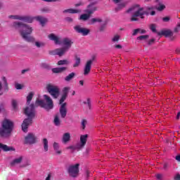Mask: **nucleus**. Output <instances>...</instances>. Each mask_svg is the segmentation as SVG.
I'll return each mask as SVG.
<instances>
[{"instance_id":"nucleus-23","label":"nucleus","mask_w":180,"mask_h":180,"mask_svg":"<svg viewBox=\"0 0 180 180\" xmlns=\"http://www.w3.org/2000/svg\"><path fill=\"white\" fill-rule=\"evenodd\" d=\"M88 140V134L82 135L80 136V143L82 147H84L85 144H86V141Z\"/></svg>"},{"instance_id":"nucleus-35","label":"nucleus","mask_w":180,"mask_h":180,"mask_svg":"<svg viewBox=\"0 0 180 180\" xmlns=\"http://www.w3.org/2000/svg\"><path fill=\"white\" fill-rule=\"evenodd\" d=\"M60 148V145H58V143L54 142L53 143V150L56 151L57 154H61V151L58 150Z\"/></svg>"},{"instance_id":"nucleus-8","label":"nucleus","mask_w":180,"mask_h":180,"mask_svg":"<svg viewBox=\"0 0 180 180\" xmlns=\"http://www.w3.org/2000/svg\"><path fill=\"white\" fill-rule=\"evenodd\" d=\"M67 51H68L66 50L65 47H63L50 51L49 54H51V56H58L59 57H63V56H64Z\"/></svg>"},{"instance_id":"nucleus-36","label":"nucleus","mask_w":180,"mask_h":180,"mask_svg":"<svg viewBox=\"0 0 180 180\" xmlns=\"http://www.w3.org/2000/svg\"><path fill=\"white\" fill-rule=\"evenodd\" d=\"M126 3H121L118 4L117 7L115 8V11L119 12V11H122L123 8H125Z\"/></svg>"},{"instance_id":"nucleus-58","label":"nucleus","mask_w":180,"mask_h":180,"mask_svg":"<svg viewBox=\"0 0 180 180\" xmlns=\"http://www.w3.org/2000/svg\"><path fill=\"white\" fill-rule=\"evenodd\" d=\"M30 71V69H25L21 71V74H25V72H27Z\"/></svg>"},{"instance_id":"nucleus-59","label":"nucleus","mask_w":180,"mask_h":180,"mask_svg":"<svg viewBox=\"0 0 180 180\" xmlns=\"http://www.w3.org/2000/svg\"><path fill=\"white\" fill-rule=\"evenodd\" d=\"M164 169H168V163H165L163 165Z\"/></svg>"},{"instance_id":"nucleus-38","label":"nucleus","mask_w":180,"mask_h":180,"mask_svg":"<svg viewBox=\"0 0 180 180\" xmlns=\"http://www.w3.org/2000/svg\"><path fill=\"white\" fill-rule=\"evenodd\" d=\"M98 22V23L102 22V19L101 18H91V25H94V23H96Z\"/></svg>"},{"instance_id":"nucleus-14","label":"nucleus","mask_w":180,"mask_h":180,"mask_svg":"<svg viewBox=\"0 0 180 180\" xmlns=\"http://www.w3.org/2000/svg\"><path fill=\"white\" fill-rule=\"evenodd\" d=\"M158 36H165V37H172L174 36V32L171 30H162L158 32Z\"/></svg>"},{"instance_id":"nucleus-30","label":"nucleus","mask_w":180,"mask_h":180,"mask_svg":"<svg viewBox=\"0 0 180 180\" xmlns=\"http://www.w3.org/2000/svg\"><path fill=\"white\" fill-rule=\"evenodd\" d=\"M22 160H23V158L22 156H20L18 158H15L14 159L12 162H11V165H15V164H20V162H22Z\"/></svg>"},{"instance_id":"nucleus-16","label":"nucleus","mask_w":180,"mask_h":180,"mask_svg":"<svg viewBox=\"0 0 180 180\" xmlns=\"http://www.w3.org/2000/svg\"><path fill=\"white\" fill-rule=\"evenodd\" d=\"M34 19L37 20V22H39L40 25L41 26H44L47 22H49V20L41 15H38L36 17H34Z\"/></svg>"},{"instance_id":"nucleus-44","label":"nucleus","mask_w":180,"mask_h":180,"mask_svg":"<svg viewBox=\"0 0 180 180\" xmlns=\"http://www.w3.org/2000/svg\"><path fill=\"white\" fill-rule=\"evenodd\" d=\"M35 46L40 49V47H44V43L40 41H35Z\"/></svg>"},{"instance_id":"nucleus-7","label":"nucleus","mask_w":180,"mask_h":180,"mask_svg":"<svg viewBox=\"0 0 180 180\" xmlns=\"http://www.w3.org/2000/svg\"><path fill=\"white\" fill-rule=\"evenodd\" d=\"M25 144H36L37 143V136L34 135V134L29 133L25 137Z\"/></svg>"},{"instance_id":"nucleus-11","label":"nucleus","mask_w":180,"mask_h":180,"mask_svg":"<svg viewBox=\"0 0 180 180\" xmlns=\"http://www.w3.org/2000/svg\"><path fill=\"white\" fill-rule=\"evenodd\" d=\"M62 44L65 46L63 48H65L66 50H70V48L72 44H74V41H72V39H70L68 37L63 38Z\"/></svg>"},{"instance_id":"nucleus-17","label":"nucleus","mask_w":180,"mask_h":180,"mask_svg":"<svg viewBox=\"0 0 180 180\" xmlns=\"http://www.w3.org/2000/svg\"><path fill=\"white\" fill-rule=\"evenodd\" d=\"M48 38L49 39V40L54 41L55 44H61V41H60V38L56 36L53 33L49 34Z\"/></svg>"},{"instance_id":"nucleus-40","label":"nucleus","mask_w":180,"mask_h":180,"mask_svg":"<svg viewBox=\"0 0 180 180\" xmlns=\"http://www.w3.org/2000/svg\"><path fill=\"white\" fill-rule=\"evenodd\" d=\"M12 107L14 110L18 109V101L16 100H12Z\"/></svg>"},{"instance_id":"nucleus-61","label":"nucleus","mask_w":180,"mask_h":180,"mask_svg":"<svg viewBox=\"0 0 180 180\" xmlns=\"http://www.w3.org/2000/svg\"><path fill=\"white\" fill-rule=\"evenodd\" d=\"M175 180H180V174H176V176L174 177Z\"/></svg>"},{"instance_id":"nucleus-5","label":"nucleus","mask_w":180,"mask_h":180,"mask_svg":"<svg viewBox=\"0 0 180 180\" xmlns=\"http://www.w3.org/2000/svg\"><path fill=\"white\" fill-rule=\"evenodd\" d=\"M67 171L69 176L77 178L79 174V164L77 163L76 165H70L68 167Z\"/></svg>"},{"instance_id":"nucleus-45","label":"nucleus","mask_w":180,"mask_h":180,"mask_svg":"<svg viewBox=\"0 0 180 180\" xmlns=\"http://www.w3.org/2000/svg\"><path fill=\"white\" fill-rule=\"evenodd\" d=\"M150 29L153 33H157V28L155 24H151L150 26Z\"/></svg>"},{"instance_id":"nucleus-19","label":"nucleus","mask_w":180,"mask_h":180,"mask_svg":"<svg viewBox=\"0 0 180 180\" xmlns=\"http://www.w3.org/2000/svg\"><path fill=\"white\" fill-rule=\"evenodd\" d=\"M34 19V17H31L29 15H21V20L23 22H26L27 23H32L33 20Z\"/></svg>"},{"instance_id":"nucleus-26","label":"nucleus","mask_w":180,"mask_h":180,"mask_svg":"<svg viewBox=\"0 0 180 180\" xmlns=\"http://www.w3.org/2000/svg\"><path fill=\"white\" fill-rule=\"evenodd\" d=\"M91 18V14L86 13L84 14H82L79 17V20H84V22H86V20H88Z\"/></svg>"},{"instance_id":"nucleus-13","label":"nucleus","mask_w":180,"mask_h":180,"mask_svg":"<svg viewBox=\"0 0 180 180\" xmlns=\"http://www.w3.org/2000/svg\"><path fill=\"white\" fill-rule=\"evenodd\" d=\"M59 113L60 115V117L62 119H65L67 116V103H63L60 108H59Z\"/></svg>"},{"instance_id":"nucleus-31","label":"nucleus","mask_w":180,"mask_h":180,"mask_svg":"<svg viewBox=\"0 0 180 180\" xmlns=\"http://www.w3.org/2000/svg\"><path fill=\"white\" fill-rule=\"evenodd\" d=\"M53 123L55 126H60L61 124V121L60 120V117H58V115L55 116Z\"/></svg>"},{"instance_id":"nucleus-22","label":"nucleus","mask_w":180,"mask_h":180,"mask_svg":"<svg viewBox=\"0 0 180 180\" xmlns=\"http://www.w3.org/2000/svg\"><path fill=\"white\" fill-rule=\"evenodd\" d=\"M81 9L68 8L63 11V13H81Z\"/></svg>"},{"instance_id":"nucleus-21","label":"nucleus","mask_w":180,"mask_h":180,"mask_svg":"<svg viewBox=\"0 0 180 180\" xmlns=\"http://www.w3.org/2000/svg\"><path fill=\"white\" fill-rule=\"evenodd\" d=\"M64 71H67V68L62 67V68H55L52 69V72H53V74H60L61 72H64Z\"/></svg>"},{"instance_id":"nucleus-64","label":"nucleus","mask_w":180,"mask_h":180,"mask_svg":"<svg viewBox=\"0 0 180 180\" xmlns=\"http://www.w3.org/2000/svg\"><path fill=\"white\" fill-rule=\"evenodd\" d=\"M176 161H180V155L176 156Z\"/></svg>"},{"instance_id":"nucleus-46","label":"nucleus","mask_w":180,"mask_h":180,"mask_svg":"<svg viewBox=\"0 0 180 180\" xmlns=\"http://www.w3.org/2000/svg\"><path fill=\"white\" fill-rule=\"evenodd\" d=\"M135 8H140V6L139 5H135L134 6L131 7L130 8H129L127 11V13H129V12H131V11H134Z\"/></svg>"},{"instance_id":"nucleus-32","label":"nucleus","mask_w":180,"mask_h":180,"mask_svg":"<svg viewBox=\"0 0 180 180\" xmlns=\"http://www.w3.org/2000/svg\"><path fill=\"white\" fill-rule=\"evenodd\" d=\"M43 143L44 151H49V141L47 140V139H43Z\"/></svg>"},{"instance_id":"nucleus-18","label":"nucleus","mask_w":180,"mask_h":180,"mask_svg":"<svg viewBox=\"0 0 180 180\" xmlns=\"http://www.w3.org/2000/svg\"><path fill=\"white\" fill-rule=\"evenodd\" d=\"M155 2H156V4H158V5L155 7L157 11H158L159 12H162V11H164V9H165V5H164V4H162V1L155 0Z\"/></svg>"},{"instance_id":"nucleus-52","label":"nucleus","mask_w":180,"mask_h":180,"mask_svg":"<svg viewBox=\"0 0 180 180\" xmlns=\"http://www.w3.org/2000/svg\"><path fill=\"white\" fill-rule=\"evenodd\" d=\"M154 41H155V39H151L148 41V46H151L152 44H154Z\"/></svg>"},{"instance_id":"nucleus-43","label":"nucleus","mask_w":180,"mask_h":180,"mask_svg":"<svg viewBox=\"0 0 180 180\" xmlns=\"http://www.w3.org/2000/svg\"><path fill=\"white\" fill-rule=\"evenodd\" d=\"M150 36L148 35H141L136 38V40H146V39H148Z\"/></svg>"},{"instance_id":"nucleus-53","label":"nucleus","mask_w":180,"mask_h":180,"mask_svg":"<svg viewBox=\"0 0 180 180\" xmlns=\"http://www.w3.org/2000/svg\"><path fill=\"white\" fill-rule=\"evenodd\" d=\"M65 20H66V22H69V23H71L74 21V20L72 18H71V17H67L65 18Z\"/></svg>"},{"instance_id":"nucleus-15","label":"nucleus","mask_w":180,"mask_h":180,"mask_svg":"<svg viewBox=\"0 0 180 180\" xmlns=\"http://www.w3.org/2000/svg\"><path fill=\"white\" fill-rule=\"evenodd\" d=\"M0 150L4 151V153H8V151H15V148L12 146H8V145H5L0 142Z\"/></svg>"},{"instance_id":"nucleus-2","label":"nucleus","mask_w":180,"mask_h":180,"mask_svg":"<svg viewBox=\"0 0 180 180\" xmlns=\"http://www.w3.org/2000/svg\"><path fill=\"white\" fill-rule=\"evenodd\" d=\"M13 25L15 29L19 30L21 37L24 40H25V41H27L28 43H34L36 39L34 37L30 36V34H32V32H33V28H32V27L20 22H14Z\"/></svg>"},{"instance_id":"nucleus-6","label":"nucleus","mask_w":180,"mask_h":180,"mask_svg":"<svg viewBox=\"0 0 180 180\" xmlns=\"http://www.w3.org/2000/svg\"><path fill=\"white\" fill-rule=\"evenodd\" d=\"M143 11H144V8H139L136 10L131 18V22H137V20H139V17L141 18V19H144V13H143Z\"/></svg>"},{"instance_id":"nucleus-1","label":"nucleus","mask_w":180,"mask_h":180,"mask_svg":"<svg viewBox=\"0 0 180 180\" xmlns=\"http://www.w3.org/2000/svg\"><path fill=\"white\" fill-rule=\"evenodd\" d=\"M44 98L46 101V103L43 100L37 99L34 104H31L29 107H26L24 111V113L27 116V118H25L22 123V130L25 133H27V129L30 124L33 123V119H34L36 111L34 109L37 108V106H40L45 109V110H51L54 108V103L53 102V99H51V96H49L46 94L44 95Z\"/></svg>"},{"instance_id":"nucleus-12","label":"nucleus","mask_w":180,"mask_h":180,"mask_svg":"<svg viewBox=\"0 0 180 180\" xmlns=\"http://www.w3.org/2000/svg\"><path fill=\"white\" fill-rule=\"evenodd\" d=\"M95 60V56L92 58V60H89L86 62L85 67H84V75H88L89 72H91V67L92 65L93 61Z\"/></svg>"},{"instance_id":"nucleus-55","label":"nucleus","mask_w":180,"mask_h":180,"mask_svg":"<svg viewBox=\"0 0 180 180\" xmlns=\"http://www.w3.org/2000/svg\"><path fill=\"white\" fill-rule=\"evenodd\" d=\"M179 30H180V25H179V24H178V25H176V27L174 28V32H175L176 33H178V32H179Z\"/></svg>"},{"instance_id":"nucleus-54","label":"nucleus","mask_w":180,"mask_h":180,"mask_svg":"<svg viewBox=\"0 0 180 180\" xmlns=\"http://www.w3.org/2000/svg\"><path fill=\"white\" fill-rule=\"evenodd\" d=\"M84 3L82 1H79V3L75 4V8H78V6H83Z\"/></svg>"},{"instance_id":"nucleus-37","label":"nucleus","mask_w":180,"mask_h":180,"mask_svg":"<svg viewBox=\"0 0 180 180\" xmlns=\"http://www.w3.org/2000/svg\"><path fill=\"white\" fill-rule=\"evenodd\" d=\"M41 68H44V70H51V67L50 66V65H49L46 63H41Z\"/></svg>"},{"instance_id":"nucleus-56","label":"nucleus","mask_w":180,"mask_h":180,"mask_svg":"<svg viewBox=\"0 0 180 180\" xmlns=\"http://www.w3.org/2000/svg\"><path fill=\"white\" fill-rule=\"evenodd\" d=\"M66 150H72L73 151L76 150V148L73 146H68L66 148Z\"/></svg>"},{"instance_id":"nucleus-28","label":"nucleus","mask_w":180,"mask_h":180,"mask_svg":"<svg viewBox=\"0 0 180 180\" xmlns=\"http://www.w3.org/2000/svg\"><path fill=\"white\" fill-rule=\"evenodd\" d=\"M75 63L73 65V68H77V67H79V64H81V58L78 56H75Z\"/></svg>"},{"instance_id":"nucleus-4","label":"nucleus","mask_w":180,"mask_h":180,"mask_svg":"<svg viewBox=\"0 0 180 180\" xmlns=\"http://www.w3.org/2000/svg\"><path fill=\"white\" fill-rule=\"evenodd\" d=\"M46 89L54 99H57L60 96V88L58 86L49 83L46 84Z\"/></svg>"},{"instance_id":"nucleus-48","label":"nucleus","mask_w":180,"mask_h":180,"mask_svg":"<svg viewBox=\"0 0 180 180\" xmlns=\"http://www.w3.org/2000/svg\"><path fill=\"white\" fill-rule=\"evenodd\" d=\"M120 39V36L115 35L114 37L112 39V41H114V42L115 41H119Z\"/></svg>"},{"instance_id":"nucleus-3","label":"nucleus","mask_w":180,"mask_h":180,"mask_svg":"<svg viewBox=\"0 0 180 180\" xmlns=\"http://www.w3.org/2000/svg\"><path fill=\"white\" fill-rule=\"evenodd\" d=\"M13 130V122L4 119L0 127V137H8Z\"/></svg>"},{"instance_id":"nucleus-62","label":"nucleus","mask_w":180,"mask_h":180,"mask_svg":"<svg viewBox=\"0 0 180 180\" xmlns=\"http://www.w3.org/2000/svg\"><path fill=\"white\" fill-rule=\"evenodd\" d=\"M176 54H180V48L176 49Z\"/></svg>"},{"instance_id":"nucleus-34","label":"nucleus","mask_w":180,"mask_h":180,"mask_svg":"<svg viewBox=\"0 0 180 180\" xmlns=\"http://www.w3.org/2000/svg\"><path fill=\"white\" fill-rule=\"evenodd\" d=\"M58 65H68L70 61L68 60H60L58 61Z\"/></svg>"},{"instance_id":"nucleus-47","label":"nucleus","mask_w":180,"mask_h":180,"mask_svg":"<svg viewBox=\"0 0 180 180\" xmlns=\"http://www.w3.org/2000/svg\"><path fill=\"white\" fill-rule=\"evenodd\" d=\"M87 123H88V122L86 121V120H82V126L83 130L85 129V127H86Z\"/></svg>"},{"instance_id":"nucleus-27","label":"nucleus","mask_w":180,"mask_h":180,"mask_svg":"<svg viewBox=\"0 0 180 180\" xmlns=\"http://www.w3.org/2000/svg\"><path fill=\"white\" fill-rule=\"evenodd\" d=\"M137 33H140L141 34H144L147 33V31H146V30L137 28V29L134 30L132 36H136V34H137Z\"/></svg>"},{"instance_id":"nucleus-41","label":"nucleus","mask_w":180,"mask_h":180,"mask_svg":"<svg viewBox=\"0 0 180 180\" xmlns=\"http://www.w3.org/2000/svg\"><path fill=\"white\" fill-rule=\"evenodd\" d=\"M9 19H15V20H20L22 15H9Z\"/></svg>"},{"instance_id":"nucleus-10","label":"nucleus","mask_w":180,"mask_h":180,"mask_svg":"<svg viewBox=\"0 0 180 180\" xmlns=\"http://www.w3.org/2000/svg\"><path fill=\"white\" fill-rule=\"evenodd\" d=\"M98 11V7L95 6V3H91L87 6V8L84 10L85 13H89L90 15H94L95 12Z\"/></svg>"},{"instance_id":"nucleus-9","label":"nucleus","mask_w":180,"mask_h":180,"mask_svg":"<svg viewBox=\"0 0 180 180\" xmlns=\"http://www.w3.org/2000/svg\"><path fill=\"white\" fill-rule=\"evenodd\" d=\"M74 30H75L76 33H79L82 36H88L89 34V30L85 27H81V25H75L74 27Z\"/></svg>"},{"instance_id":"nucleus-49","label":"nucleus","mask_w":180,"mask_h":180,"mask_svg":"<svg viewBox=\"0 0 180 180\" xmlns=\"http://www.w3.org/2000/svg\"><path fill=\"white\" fill-rule=\"evenodd\" d=\"M105 29H106V24H102L99 28V31L104 32Z\"/></svg>"},{"instance_id":"nucleus-51","label":"nucleus","mask_w":180,"mask_h":180,"mask_svg":"<svg viewBox=\"0 0 180 180\" xmlns=\"http://www.w3.org/2000/svg\"><path fill=\"white\" fill-rule=\"evenodd\" d=\"M50 8L45 7L44 8L41 9V12H45L46 13H49V12H50Z\"/></svg>"},{"instance_id":"nucleus-25","label":"nucleus","mask_w":180,"mask_h":180,"mask_svg":"<svg viewBox=\"0 0 180 180\" xmlns=\"http://www.w3.org/2000/svg\"><path fill=\"white\" fill-rule=\"evenodd\" d=\"M75 75L76 74L74 72L70 73L68 76L65 77V81H66V82H70V81H72V79H74V78H75Z\"/></svg>"},{"instance_id":"nucleus-24","label":"nucleus","mask_w":180,"mask_h":180,"mask_svg":"<svg viewBox=\"0 0 180 180\" xmlns=\"http://www.w3.org/2000/svg\"><path fill=\"white\" fill-rule=\"evenodd\" d=\"M2 81L4 84V92H8V91H9V85L8 84V80L6 79V77H3Z\"/></svg>"},{"instance_id":"nucleus-63","label":"nucleus","mask_w":180,"mask_h":180,"mask_svg":"<svg viewBox=\"0 0 180 180\" xmlns=\"http://www.w3.org/2000/svg\"><path fill=\"white\" fill-rule=\"evenodd\" d=\"M51 179V174H49L47 176V177L46 178V180H50Z\"/></svg>"},{"instance_id":"nucleus-60","label":"nucleus","mask_w":180,"mask_h":180,"mask_svg":"<svg viewBox=\"0 0 180 180\" xmlns=\"http://www.w3.org/2000/svg\"><path fill=\"white\" fill-rule=\"evenodd\" d=\"M156 178H158V179H161V178H162V174H157Z\"/></svg>"},{"instance_id":"nucleus-29","label":"nucleus","mask_w":180,"mask_h":180,"mask_svg":"<svg viewBox=\"0 0 180 180\" xmlns=\"http://www.w3.org/2000/svg\"><path fill=\"white\" fill-rule=\"evenodd\" d=\"M33 96H34V94L32 91H30L27 96V105H30V102H32Z\"/></svg>"},{"instance_id":"nucleus-39","label":"nucleus","mask_w":180,"mask_h":180,"mask_svg":"<svg viewBox=\"0 0 180 180\" xmlns=\"http://www.w3.org/2000/svg\"><path fill=\"white\" fill-rule=\"evenodd\" d=\"M84 105H88L89 109L91 110L92 105L91 104V98H87V102L86 101H84L83 102Z\"/></svg>"},{"instance_id":"nucleus-42","label":"nucleus","mask_w":180,"mask_h":180,"mask_svg":"<svg viewBox=\"0 0 180 180\" xmlns=\"http://www.w3.org/2000/svg\"><path fill=\"white\" fill-rule=\"evenodd\" d=\"M68 96H65L63 94H62V96L59 101V105H63V103H64V101L67 99V97Z\"/></svg>"},{"instance_id":"nucleus-50","label":"nucleus","mask_w":180,"mask_h":180,"mask_svg":"<svg viewBox=\"0 0 180 180\" xmlns=\"http://www.w3.org/2000/svg\"><path fill=\"white\" fill-rule=\"evenodd\" d=\"M15 88L17 89H22L23 88V86H22V84L17 83L15 85Z\"/></svg>"},{"instance_id":"nucleus-33","label":"nucleus","mask_w":180,"mask_h":180,"mask_svg":"<svg viewBox=\"0 0 180 180\" xmlns=\"http://www.w3.org/2000/svg\"><path fill=\"white\" fill-rule=\"evenodd\" d=\"M71 88L70 87H68V86H66V87H64L62 90V95H65V96H68V92H70Z\"/></svg>"},{"instance_id":"nucleus-57","label":"nucleus","mask_w":180,"mask_h":180,"mask_svg":"<svg viewBox=\"0 0 180 180\" xmlns=\"http://www.w3.org/2000/svg\"><path fill=\"white\" fill-rule=\"evenodd\" d=\"M171 18L169 17H165L162 18L163 22H169Z\"/></svg>"},{"instance_id":"nucleus-20","label":"nucleus","mask_w":180,"mask_h":180,"mask_svg":"<svg viewBox=\"0 0 180 180\" xmlns=\"http://www.w3.org/2000/svg\"><path fill=\"white\" fill-rule=\"evenodd\" d=\"M70 140H71V135L70 134V133H65L62 138L63 143L67 144V143H68Z\"/></svg>"}]
</instances>
